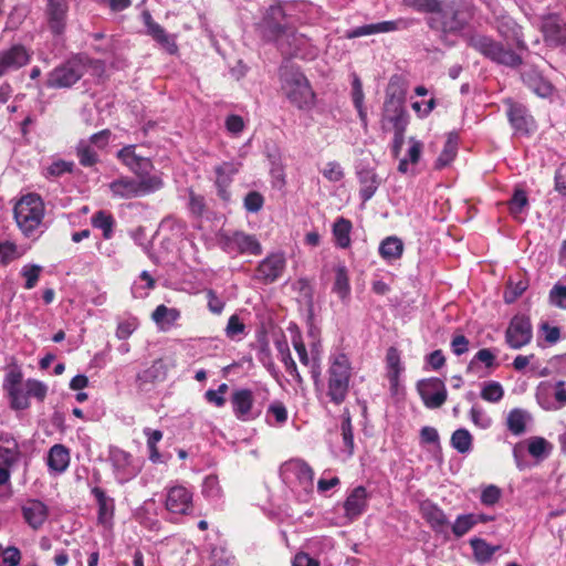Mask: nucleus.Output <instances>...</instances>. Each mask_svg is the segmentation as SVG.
<instances>
[{
	"instance_id": "nucleus-52",
	"label": "nucleus",
	"mask_w": 566,
	"mask_h": 566,
	"mask_svg": "<svg viewBox=\"0 0 566 566\" xmlns=\"http://www.w3.org/2000/svg\"><path fill=\"white\" fill-rule=\"evenodd\" d=\"M528 206L527 195L523 189H515L512 198L509 201L510 213L518 219L520 214Z\"/></svg>"
},
{
	"instance_id": "nucleus-12",
	"label": "nucleus",
	"mask_w": 566,
	"mask_h": 566,
	"mask_svg": "<svg viewBox=\"0 0 566 566\" xmlns=\"http://www.w3.org/2000/svg\"><path fill=\"white\" fill-rule=\"evenodd\" d=\"M117 158L136 177L145 178L157 171L153 160L139 154L136 145L124 146L117 151Z\"/></svg>"
},
{
	"instance_id": "nucleus-36",
	"label": "nucleus",
	"mask_w": 566,
	"mask_h": 566,
	"mask_svg": "<svg viewBox=\"0 0 566 566\" xmlns=\"http://www.w3.org/2000/svg\"><path fill=\"white\" fill-rule=\"evenodd\" d=\"M423 518L429 523L433 531L442 533L448 526L449 521L444 512L432 503H423L421 505Z\"/></svg>"
},
{
	"instance_id": "nucleus-28",
	"label": "nucleus",
	"mask_w": 566,
	"mask_h": 566,
	"mask_svg": "<svg viewBox=\"0 0 566 566\" xmlns=\"http://www.w3.org/2000/svg\"><path fill=\"white\" fill-rule=\"evenodd\" d=\"M25 523L32 530H40L49 517V507L40 500H28L21 507Z\"/></svg>"
},
{
	"instance_id": "nucleus-42",
	"label": "nucleus",
	"mask_w": 566,
	"mask_h": 566,
	"mask_svg": "<svg viewBox=\"0 0 566 566\" xmlns=\"http://www.w3.org/2000/svg\"><path fill=\"white\" fill-rule=\"evenodd\" d=\"M352 223L349 220L340 217L333 226V235L337 247L346 249L350 245Z\"/></svg>"
},
{
	"instance_id": "nucleus-33",
	"label": "nucleus",
	"mask_w": 566,
	"mask_h": 566,
	"mask_svg": "<svg viewBox=\"0 0 566 566\" xmlns=\"http://www.w3.org/2000/svg\"><path fill=\"white\" fill-rule=\"evenodd\" d=\"M70 451L63 444H54L50 448L46 457L49 471L54 474H61L66 471L70 465Z\"/></svg>"
},
{
	"instance_id": "nucleus-50",
	"label": "nucleus",
	"mask_w": 566,
	"mask_h": 566,
	"mask_svg": "<svg viewBox=\"0 0 566 566\" xmlns=\"http://www.w3.org/2000/svg\"><path fill=\"white\" fill-rule=\"evenodd\" d=\"M474 526V513L461 514L457 516L455 521L451 524V531L457 538H460L468 534Z\"/></svg>"
},
{
	"instance_id": "nucleus-41",
	"label": "nucleus",
	"mask_w": 566,
	"mask_h": 566,
	"mask_svg": "<svg viewBox=\"0 0 566 566\" xmlns=\"http://www.w3.org/2000/svg\"><path fill=\"white\" fill-rule=\"evenodd\" d=\"M451 447L461 454L470 453L473 447V437L465 428L457 429L450 439Z\"/></svg>"
},
{
	"instance_id": "nucleus-27",
	"label": "nucleus",
	"mask_w": 566,
	"mask_h": 566,
	"mask_svg": "<svg viewBox=\"0 0 566 566\" xmlns=\"http://www.w3.org/2000/svg\"><path fill=\"white\" fill-rule=\"evenodd\" d=\"M368 497V492L364 486L354 488L343 504L345 517L349 521L358 518L367 509Z\"/></svg>"
},
{
	"instance_id": "nucleus-26",
	"label": "nucleus",
	"mask_w": 566,
	"mask_h": 566,
	"mask_svg": "<svg viewBox=\"0 0 566 566\" xmlns=\"http://www.w3.org/2000/svg\"><path fill=\"white\" fill-rule=\"evenodd\" d=\"M542 32L545 42L551 46H559L566 43V21L556 14H551L543 20Z\"/></svg>"
},
{
	"instance_id": "nucleus-7",
	"label": "nucleus",
	"mask_w": 566,
	"mask_h": 566,
	"mask_svg": "<svg viewBox=\"0 0 566 566\" xmlns=\"http://www.w3.org/2000/svg\"><path fill=\"white\" fill-rule=\"evenodd\" d=\"M468 42L471 48L499 64L515 67L522 63L518 54L488 35L475 33L469 36Z\"/></svg>"
},
{
	"instance_id": "nucleus-63",
	"label": "nucleus",
	"mask_w": 566,
	"mask_h": 566,
	"mask_svg": "<svg viewBox=\"0 0 566 566\" xmlns=\"http://www.w3.org/2000/svg\"><path fill=\"white\" fill-rule=\"evenodd\" d=\"M502 496V491L494 484L486 485L482 489L480 501L485 506H493Z\"/></svg>"
},
{
	"instance_id": "nucleus-59",
	"label": "nucleus",
	"mask_w": 566,
	"mask_h": 566,
	"mask_svg": "<svg viewBox=\"0 0 566 566\" xmlns=\"http://www.w3.org/2000/svg\"><path fill=\"white\" fill-rule=\"evenodd\" d=\"M310 353L313 356V380L315 384L319 381L321 377V360H322V354H323V347L321 339H314L310 340Z\"/></svg>"
},
{
	"instance_id": "nucleus-29",
	"label": "nucleus",
	"mask_w": 566,
	"mask_h": 566,
	"mask_svg": "<svg viewBox=\"0 0 566 566\" xmlns=\"http://www.w3.org/2000/svg\"><path fill=\"white\" fill-rule=\"evenodd\" d=\"M406 24L402 20L396 21H382L378 23L365 24L357 28L352 29L347 33L348 39L360 38L377 33H388L392 31L400 30L405 28Z\"/></svg>"
},
{
	"instance_id": "nucleus-20",
	"label": "nucleus",
	"mask_w": 566,
	"mask_h": 566,
	"mask_svg": "<svg viewBox=\"0 0 566 566\" xmlns=\"http://www.w3.org/2000/svg\"><path fill=\"white\" fill-rule=\"evenodd\" d=\"M82 67L75 62H67L49 73L46 86L51 88L70 87L82 77Z\"/></svg>"
},
{
	"instance_id": "nucleus-37",
	"label": "nucleus",
	"mask_w": 566,
	"mask_h": 566,
	"mask_svg": "<svg viewBox=\"0 0 566 566\" xmlns=\"http://www.w3.org/2000/svg\"><path fill=\"white\" fill-rule=\"evenodd\" d=\"M497 30L500 34L516 44L517 48H524V40L521 27L509 15H502Z\"/></svg>"
},
{
	"instance_id": "nucleus-3",
	"label": "nucleus",
	"mask_w": 566,
	"mask_h": 566,
	"mask_svg": "<svg viewBox=\"0 0 566 566\" xmlns=\"http://www.w3.org/2000/svg\"><path fill=\"white\" fill-rule=\"evenodd\" d=\"M280 83L283 95L300 109H310L314 105L315 94L306 76L294 65L280 69Z\"/></svg>"
},
{
	"instance_id": "nucleus-48",
	"label": "nucleus",
	"mask_w": 566,
	"mask_h": 566,
	"mask_svg": "<svg viewBox=\"0 0 566 566\" xmlns=\"http://www.w3.org/2000/svg\"><path fill=\"white\" fill-rule=\"evenodd\" d=\"M528 453L536 459L546 458L552 452V444L542 437H533L527 442Z\"/></svg>"
},
{
	"instance_id": "nucleus-31",
	"label": "nucleus",
	"mask_w": 566,
	"mask_h": 566,
	"mask_svg": "<svg viewBox=\"0 0 566 566\" xmlns=\"http://www.w3.org/2000/svg\"><path fill=\"white\" fill-rule=\"evenodd\" d=\"M357 178L359 182V197L363 203L370 200L376 193L380 179L373 168H361L357 171Z\"/></svg>"
},
{
	"instance_id": "nucleus-57",
	"label": "nucleus",
	"mask_w": 566,
	"mask_h": 566,
	"mask_svg": "<svg viewBox=\"0 0 566 566\" xmlns=\"http://www.w3.org/2000/svg\"><path fill=\"white\" fill-rule=\"evenodd\" d=\"M77 157L80 164L85 167H92L97 161V154L88 142L82 140L77 146Z\"/></svg>"
},
{
	"instance_id": "nucleus-40",
	"label": "nucleus",
	"mask_w": 566,
	"mask_h": 566,
	"mask_svg": "<svg viewBox=\"0 0 566 566\" xmlns=\"http://www.w3.org/2000/svg\"><path fill=\"white\" fill-rule=\"evenodd\" d=\"M409 148L407 150L406 157L400 159L398 165V171L401 174H407L409 171V165H417L421 158V154L423 150V144L416 139L415 137H410Z\"/></svg>"
},
{
	"instance_id": "nucleus-53",
	"label": "nucleus",
	"mask_w": 566,
	"mask_h": 566,
	"mask_svg": "<svg viewBox=\"0 0 566 566\" xmlns=\"http://www.w3.org/2000/svg\"><path fill=\"white\" fill-rule=\"evenodd\" d=\"M504 396L503 387L497 381H486L481 390V398L488 402H499Z\"/></svg>"
},
{
	"instance_id": "nucleus-61",
	"label": "nucleus",
	"mask_w": 566,
	"mask_h": 566,
	"mask_svg": "<svg viewBox=\"0 0 566 566\" xmlns=\"http://www.w3.org/2000/svg\"><path fill=\"white\" fill-rule=\"evenodd\" d=\"M292 343L301 364L310 368L311 376L313 377V356L311 354L308 355L301 336L293 337Z\"/></svg>"
},
{
	"instance_id": "nucleus-47",
	"label": "nucleus",
	"mask_w": 566,
	"mask_h": 566,
	"mask_svg": "<svg viewBox=\"0 0 566 566\" xmlns=\"http://www.w3.org/2000/svg\"><path fill=\"white\" fill-rule=\"evenodd\" d=\"M9 403L13 410H24L30 407V397L25 388V381L8 394Z\"/></svg>"
},
{
	"instance_id": "nucleus-6",
	"label": "nucleus",
	"mask_w": 566,
	"mask_h": 566,
	"mask_svg": "<svg viewBox=\"0 0 566 566\" xmlns=\"http://www.w3.org/2000/svg\"><path fill=\"white\" fill-rule=\"evenodd\" d=\"M163 172L156 171L153 176L129 177L120 176L113 180L108 187L112 196L119 199L145 197L164 188Z\"/></svg>"
},
{
	"instance_id": "nucleus-45",
	"label": "nucleus",
	"mask_w": 566,
	"mask_h": 566,
	"mask_svg": "<svg viewBox=\"0 0 566 566\" xmlns=\"http://www.w3.org/2000/svg\"><path fill=\"white\" fill-rule=\"evenodd\" d=\"M470 545L473 549L474 557L479 563H488L491 560L494 553L499 549V546H492L482 538H471Z\"/></svg>"
},
{
	"instance_id": "nucleus-21",
	"label": "nucleus",
	"mask_w": 566,
	"mask_h": 566,
	"mask_svg": "<svg viewBox=\"0 0 566 566\" xmlns=\"http://www.w3.org/2000/svg\"><path fill=\"white\" fill-rule=\"evenodd\" d=\"M286 265L282 252H274L262 260L255 271V279L263 283H273L283 274Z\"/></svg>"
},
{
	"instance_id": "nucleus-17",
	"label": "nucleus",
	"mask_w": 566,
	"mask_h": 566,
	"mask_svg": "<svg viewBox=\"0 0 566 566\" xmlns=\"http://www.w3.org/2000/svg\"><path fill=\"white\" fill-rule=\"evenodd\" d=\"M230 401L233 413L240 421L254 420L261 413V410L254 406V396L250 389H235L231 395Z\"/></svg>"
},
{
	"instance_id": "nucleus-5",
	"label": "nucleus",
	"mask_w": 566,
	"mask_h": 566,
	"mask_svg": "<svg viewBox=\"0 0 566 566\" xmlns=\"http://www.w3.org/2000/svg\"><path fill=\"white\" fill-rule=\"evenodd\" d=\"M44 210L43 200L35 193L22 196L15 203L14 219L25 237H36L43 232Z\"/></svg>"
},
{
	"instance_id": "nucleus-1",
	"label": "nucleus",
	"mask_w": 566,
	"mask_h": 566,
	"mask_svg": "<svg viewBox=\"0 0 566 566\" xmlns=\"http://www.w3.org/2000/svg\"><path fill=\"white\" fill-rule=\"evenodd\" d=\"M264 35L276 42L285 54L303 60H313L318 54V49L302 33H297L286 20L282 6H271L262 22Z\"/></svg>"
},
{
	"instance_id": "nucleus-18",
	"label": "nucleus",
	"mask_w": 566,
	"mask_h": 566,
	"mask_svg": "<svg viewBox=\"0 0 566 566\" xmlns=\"http://www.w3.org/2000/svg\"><path fill=\"white\" fill-rule=\"evenodd\" d=\"M417 390L426 407L436 409L441 407L447 400V389L444 382L436 377L419 380Z\"/></svg>"
},
{
	"instance_id": "nucleus-11",
	"label": "nucleus",
	"mask_w": 566,
	"mask_h": 566,
	"mask_svg": "<svg viewBox=\"0 0 566 566\" xmlns=\"http://www.w3.org/2000/svg\"><path fill=\"white\" fill-rule=\"evenodd\" d=\"M220 244L223 251L234 254L260 255L262 245L255 235L243 231L226 232L221 235Z\"/></svg>"
},
{
	"instance_id": "nucleus-13",
	"label": "nucleus",
	"mask_w": 566,
	"mask_h": 566,
	"mask_svg": "<svg viewBox=\"0 0 566 566\" xmlns=\"http://www.w3.org/2000/svg\"><path fill=\"white\" fill-rule=\"evenodd\" d=\"M166 510L171 514L187 515L193 509V493L184 484H175L166 489Z\"/></svg>"
},
{
	"instance_id": "nucleus-30",
	"label": "nucleus",
	"mask_w": 566,
	"mask_h": 566,
	"mask_svg": "<svg viewBox=\"0 0 566 566\" xmlns=\"http://www.w3.org/2000/svg\"><path fill=\"white\" fill-rule=\"evenodd\" d=\"M533 422L530 411L522 408H514L509 411L505 418L507 430L516 437L523 436Z\"/></svg>"
},
{
	"instance_id": "nucleus-56",
	"label": "nucleus",
	"mask_w": 566,
	"mask_h": 566,
	"mask_svg": "<svg viewBox=\"0 0 566 566\" xmlns=\"http://www.w3.org/2000/svg\"><path fill=\"white\" fill-rule=\"evenodd\" d=\"M226 336L232 340H241L245 335V325L238 315H231L224 329Z\"/></svg>"
},
{
	"instance_id": "nucleus-8",
	"label": "nucleus",
	"mask_w": 566,
	"mask_h": 566,
	"mask_svg": "<svg viewBox=\"0 0 566 566\" xmlns=\"http://www.w3.org/2000/svg\"><path fill=\"white\" fill-rule=\"evenodd\" d=\"M428 27L446 40L449 34L460 32L464 23L459 19L453 0H441L440 8L426 19Z\"/></svg>"
},
{
	"instance_id": "nucleus-22",
	"label": "nucleus",
	"mask_w": 566,
	"mask_h": 566,
	"mask_svg": "<svg viewBox=\"0 0 566 566\" xmlns=\"http://www.w3.org/2000/svg\"><path fill=\"white\" fill-rule=\"evenodd\" d=\"M536 400L547 411L562 409L566 405L564 382H557L555 390L548 385L541 384L536 390Z\"/></svg>"
},
{
	"instance_id": "nucleus-39",
	"label": "nucleus",
	"mask_w": 566,
	"mask_h": 566,
	"mask_svg": "<svg viewBox=\"0 0 566 566\" xmlns=\"http://www.w3.org/2000/svg\"><path fill=\"white\" fill-rule=\"evenodd\" d=\"M378 251L384 260L391 262L401 258L403 243L397 237H388L380 242Z\"/></svg>"
},
{
	"instance_id": "nucleus-14",
	"label": "nucleus",
	"mask_w": 566,
	"mask_h": 566,
	"mask_svg": "<svg viewBox=\"0 0 566 566\" xmlns=\"http://www.w3.org/2000/svg\"><path fill=\"white\" fill-rule=\"evenodd\" d=\"M32 51L17 43L0 51V77L15 72L31 62Z\"/></svg>"
},
{
	"instance_id": "nucleus-43",
	"label": "nucleus",
	"mask_w": 566,
	"mask_h": 566,
	"mask_svg": "<svg viewBox=\"0 0 566 566\" xmlns=\"http://www.w3.org/2000/svg\"><path fill=\"white\" fill-rule=\"evenodd\" d=\"M333 293H335L343 302L347 301L350 295V284L345 266H338L335 271V281L333 284Z\"/></svg>"
},
{
	"instance_id": "nucleus-60",
	"label": "nucleus",
	"mask_w": 566,
	"mask_h": 566,
	"mask_svg": "<svg viewBox=\"0 0 566 566\" xmlns=\"http://www.w3.org/2000/svg\"><path fill=\"white\" fill-rule=\"evenodd\" d=\"M139 326V322L134 316H128L118 322L116 328V337L118 339H127Z\"/></svg>"
},
{
	"instance_id": "nucleus-4",
	"label": "nucleus",
	"mask_w": 566,
	"mask_h": 566,
	"mask_svg": "<svg viewBox=\"0 0 566 566\" xmlns=\"http://www.w3.org/2000/svg\"><path fill=\"white\" fill-rule=\"evenodd\" d=\"M280 474L284 484L291 490L298 502L307 503L314 491V472L300 459L282 464Z\"/></svg>"
},
{
	"instance_id": "nucleus-38",
	"label": "nucleus",
	"mask_w": 566,
	"mask_h": 566,
	"mask_svg": "<svg viewBox=\"0 0 566 566\" xmlns=\"http://www.w3.org/2000/svg\"><path fill=\"white\" fill-rule=\"evenodd\" d=\"M151 318L158 325L160 331L166 332L180 318V312L175 307H167L161 304L153 312Z\"/></svg>"
},
{
	"instance_id": "nucleus-24",
	"label": "nucleus",
	"mask_w": 566,
	"mask_h": 566,
	"mask_svg": "<svg viewBox=\"0 0 566 566\" xmlns=\"http://www.w3.org/2000/svg\"><path fill=\"white\" fill-rule=\"evenodd\" d=\"M69 4L66 0H48L45 15L50 31L60 35L66 27Z\"/></svg>"
},
{
	"instance_id": "nucleus-25",
	"label": "nucleus",
	"mask_w": 566,
	"mask_h": 566,
	"mask_svg": "<svg viewBox=\"0 0 566 566\" xmlns=\"http://www.w3.org/2000/svg\"><path fill=\"white\" fill-rule=\"evenodd\" d=\"M142 19L146 27V33L149 36H151L168 53L174 54L177 52L178 46L176 44L175 36L168 34L160 24L155 22L148 11H143Z\"/></svg>"
},
{
	"instance_id": "nucleus-54",
	"label": "nucleus",
	"mask_w": 566,
	"mask_h": 566,
	"mask_svg": "<svg viewBox=\"0 0 566 566\" xmlns=\"http://www.w3.org/2000/svg\"><path fill=\"white\" fill-rule=\"evenodd\" d=\"M528 282L524 279L517 281L510 280L504 292V301L507 304L514 303L527 289Z\"/></svg>"
},
{
	"instance_id": "nucleus-49",
	"label": "nucleus",
	"mask_w": 566,
	"mask_h": 566,
	"mask_svg": "<svg viewBox=\"0 0 566 566\" xmlns=\"http://www.w3.org/2000/svg\"><path fill=\"white\" fill-rule=\"evenodd\" d=\"M266 421L271 426H282L287 421V409L281 401H273L266 411Z\"/></svg>"
},
{
	"instance_id": "nucleus-9",
	"label": "nucleus",
	"mask_w": 566,
	"mask_h": 566,
	"mask_svg": "<svg viewBox=\"0 0 566 566\" xmlns=\"http://www.w3.org/2000/svg\"><path fill=\"white\" fill-rule=\"evenodd\" d=\"M391 90L390 85L384 104L381 127L385 132L406 129L408 125V114L403 107L405 94Z\"/></svg>"
},
{
	"instance_id": "nucleus-10",
	"label": "nucleus",
	"mask_w": 566,
	"mask_h": 566,
	"mask_svg": "<svg viewBox=\"0 0 566 566\" xmlns=\"http://www.w3.org/2000/svg\"><path fill=\"white\" fill-rule=\"evenodd\" d=\"M108 460L114 478L119 484H125L135 479L142 471L144 464L142 459L135 458L129 452L117 447L109 449Z\"/></svg>"
},
{
	"instance_id": "nucleus-62",
	"label": "nucleus",
	"mask_w": 566,
	"mask_h": 566,
	"mask_svg": "<svg viewBox=\"0 0 566 566\" xmlns=\"http://www.w3.org/2000/svg\"><path fill=\"white\" fill-rule=\"evenodd\" d=\"M20 256L21 253L18 251L15 243L8 240L0 241V258L2 264H8Z\"/></svg>"
},
{
	"instance_id": "nucleus-34",
	"label": "nucleus",
	"mask_w": 566,
	"mask_h": 566,
	"mask_svg": "<svg viewBox=\"0 0 566 566\" xmlns=\"http://www.w3.org/2000/svg\"><path fill=\"white\" fill-rule=\"evenodd\" d=\"M340 430H342V447L339 448L337 457L342 461L345 462L352 458V455L354 454V450H355L352 420H350V416H349L348 411H345L343 415Z\"/></svg>"
},
{
	"instance_id": "nucleus-19",
	"label": "nucleus",
	"mask_w": 566,
	"mask_h": 566,
	"mask_svg": "<svg viewBox=\"0 0 566 566\" xmlns=\"http://www.w3.org/2000/svg\"><path fill=\"white\" fill-rule=\"evenodd\" d=\"M521 77L524 85L537 97L549 101L553 98L555 87L537 67L528 66L524 69Z\"/></svg>"
},
{
	"instance_id": "nucleus-58",
	"label": "nucleus",
	"mask_w": 566,
	"mask_h": 566,
	"mask_svg": "<svg viewBox=\"0 0 566 566\" xmlns=\"http://www.w3.org/2000/svg\"><path fill=\"white\" fill-rule=\"evenodd\" d=\"M388 374L390 380H396L399 374L402 371L400 355L397 348L390 347L386 355Z\"/></svg>"
},
{
	"instance_id": "nucleus-35",
	"label": "nucleus",
	"mask_w": 566,
	"mask_h": 566,
	"mask_svg": "<svg viewBox=\"0 0 566 566\" xmlns=\"http://www.w3.org/2000/svg\"><path fill=\"white\" fill-rule=\"evenodd\" d=\"M20 457L19 444L9 433L0 436V464L12 467Z\"/></svg>"
},
{
	"instance_id": "nucleus-44",
	"label": "nucleus",
	"mask_w": 566,
	"mask_h": 566,
	"mask_svg": "<svg viewBox=\"0 0 566 566\" xmlns=\"http://www.w3.org/2000/svg\"><path fill=\"white\" fill-rule=\"evenodd\" d=\"M92 226L102 230L104 239L108 240L113 237L115 220L109 212L99 210L93 214Z\"/></svg>"
},
{
	"instance_id": "nucleus-55",
	"label": "nucleus",
	"mask_w": 566,
	"mask_h": 566,
	"mask_svg": "<svg viewBox=\"0 0 566 566\" xmlns=\"http://www.w3.org/2000/svg\"><path fill=\"white\" fill-rule=\"evenodd\" d=\"M43 266L39 264H25L21 269V276L25 280L24 289L32 290L39 282Z\"/></svg>"
},
{
	"instance_id": "nucleus-51",
	"label": "nucleus",
	"mask_w": 566,
	"mask_h": 566,
	"mask_svg": "<svg viewBox=\"0 0 566 566\" xmlns=\"http://www.w3.org/2000/svg\"><path fill=\"white\" fill-rule=\"evenodd\" d=\"M441 0H402V4L419 13H433L440 8Z\"/></svg>"
},
{
	"instance_id": "nucleus-46",
	"label": "nucleus",
	"mask_w": 566,
	"mask_h": 566,
	"mask_svg": "<svg viewBox=\"0 0 566 566\" xmlns=\"http://www.w3.org/2000/svg\"><path fill=\"white\" fill-rule=\"evenodd\" d=\"M458 150L457 136L450 135L444 144V147L436 160L434 167L437 169H443L449 166L455 158Z\"/></svg>"
},
{
	"instance_id": "nucleus-32",
	"label": "nucleus",
	"mask_w": 566,
	"mask_h": 566,
	"mask_svg": "<svg viewBox=\"0 0 566 566\" xmlns=\"http://www.w3.org/2000/svg\"><path fill=\"white\" fill-rule=\"evenodd\" d=\"M91 493L94 495L97 506H98V511H97L98 523L104 526H108L114 516V511H115L114 499L108 496L106 494V492L98 486H94L91 490Z\"/></svg>"
},
{
	"instance_id": "nucleus-16",
	"label": "nucleus",
	"mask_w": 566,
	"mask_h": 566,
	"mask_svg": "<svg viewBox=\"0 0 566 566\" xmlns=\"http://www.w3.org/2000/svg\"><path fill=\"white\" fill-rule=\"evenodd\" d=\"M533 336L532 324L527 316L515 315L510 321L505 332V340L513 349H520L527 345Z\"/></svg>"
},
{
	"instance_id": "nucleus-15",
	"label": "nucleus",
	"mask_w": 566,
	"mask_h": 566,
	"mask_svg": "<svg viewBox=\"0 0 566 566\" xmlns=\"http://www.w3.org/2000/svg\"><path fill=\"white\" fill-rule=\"evenodd\" d=\"M506 105V115L509 122L517 135H528L535 130L536 124L527 107L521 103L507 98L504 101Z\"/></svg>"
},
{
	"instance_id": "nucleus-23",
	"label": "nucleus",
	"mask_w": 566,
	"mask_h": 566,
	"mask_svg": "<svg viewBox=\"0 0 566 566\" xmlns=\"http://www.w3.org/2000/svg\"><path fill=\"white\" fill-rule=\"evenodd\" d=\"M242 164L237 160L223 161L214 167V182L218 188V195L223 201H229L231 193L229 186L233 177L239 172Z\"/></svg>"
},
{
	"instance_id": "nucleus-2",
	"label": "nucleus",
	"mask_w": 566,
	"mask_h": 566,
	"mask_svg": "<svg viewBox=\"0 0 566 566\" xmlns=\"http://www.w3.org/2000/svg\"><path fill=\"white\" fill-rule=\"evenodd\" d=\"M349 357L342 350H334L328 356L327 386L325 396L335 406L342 405L349 392L353 377Z\"/></svg>"
},
{
	"instance_id": "nucleus-64",
	"label": "nucleus",
	"mask_w": 566,
	"mask_h": 566,
	"mask_svg": "<svg viewBox=\"0 0 566 566\" xmlns=\"http://www.w3.org/2000/svg\"><path fill=\"white\" fill-rule=\"evenodd\" d=\"M202 494L211 500L218 499L221 494L219 480L216 475H208L202 483Z\"/></svg>"
}]
</instances>
